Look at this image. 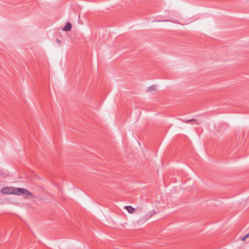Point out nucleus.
<instances>
[{
	"label": "nucleus",
	"mask_w": 249,
	"mask_h": 249,
	"mask_svg": "<svg viewBox=\"0 0 249 249\" xmlns=\"http://www.w3.org/2000/svg\"><path fill=\"white\" fill-rule=\"evenodd\" d=\"M184 122L186 123H189L190 122H194L195 123V124H199V122H198L197 120L196 119H194L187 120L184 121Z\"/></svg>",
	"instance_id": "nucleus-4"
},
{
	"label": "nucleus",
	"mask_w": 249,
	"mask_h": 249,
	"mask_svg": "<svg viewBox=\"0 0 249 249\" xmlns=\"http://www.w3.org/2000/svg\"><path fill=\"white\" fill-rule=\"evenodd\" d=\"M125 209L127 210V211L129 213H134L135 211L134 208H133L132 207H131V206H125Z\"/></svg>",
	"instance_id": "nucleus-3"
},
{
	"label": "nucleus",
	"mask_w": 249,
	"mask_h": 249,
	"mask_svg": "<svg viewBox=\"0 0 249 249\" xmlns=\"http://www.w3.org/2000/svg\"><path fill=\"white\" fill-rule=\"evenodd\" d=\"M57 42L58 43H60V40L58 39H57Z\"/></svg>",
	"instance_id": "nucleus-8"
},
{
	"label": "nucleus",
	"mask_w": 249,
	"mask_h": 249,
	"mask_svg": "<svg viewBox=\"0 0 249 249\" xmlns=\"http://www.w3.org/2000/svg\"><path fill=\"white\" fill-rule=\"evenodd\" d=\"M162 21H171L169 20H163Z\"/></svg>",
	"instance_id": "nucleus-9"
},
{
	"label": "nucleus",
	"mask_w": 249,
	"mask_h": 249,
	"mask_svg": "<svg viewBox=\"0 0 249 249\" xmlns=\"http://www.w3.org/2000/svg\"><path fill=\"white\" fill-rule=\"evenodd\" d=\"M249 232L246 235H245L244 236H243L241 240L243 241H244L246 240V239L247 238H249Z\"/></svg>",
	"instance_id": "nucleus-7"
},
{
	"label": "nucleus",
	"mask_w": 249,
	"mask_h": 249,
	"mask_svg": "<svg viewBox=\"0 0 249 249\" xmlns=\"http://www.w3.org/2000/svg\"><path fill=\"white\" fill-rule=\"evenodd\" d=\"M71 24L70 22H68L66 23L65 26L62 28V30L65 31H69L71 30Z\"/></svg>",
	"instance_id": "nucleus-2"
},
{
	"label": "nucleus",
	"mask_w": 249,
	"mask_h": 249,
	"mask_svg": "<svg viewBox=\"0 0 249 249\" xmlns=\"http://www.w3.org/2000/svg\"><path fill=\"white\" fill-rule=\"evenodd\" d=\"M156 86H152L150 87H149L147 89L148 91H150L152 90H154L156 89Z\"/></svg>",
	"instance_id": "nucleus-6"
},
{
	"label": "nucleus",
	"mask_w": 249,
	"mask_h": 249,
	"mask_svg": "<svg viewBox=\"0 0 249 249\" xmlns=\"http://www.w3.org/2000/svg\"><path fill=\"white\" fill-rule=\"evenodd\" d=\"M0 193L2 194H14L17 195L24 194L29 196H33L32 193L26 189L12 187H4L2 188L0 190Z\"/></svg>",
	"instance_id": "nucleus-1"
},
{
	"label": "nucleus",
	"mask_w": 249,
	"mask_h": 249,
	"mask_svg": "<svg viewBox=\"0 0 249 249\" xmlns=\"http://www.w3.org/2000/svg\"><path fill=\"white\" fill-rule=\"evenodd\" d=\"M156 213V212L154 211H152L148 213H147L146 215V217L149 218L151 217L154 214Z\"/></svg>",
	"instance_id": "nucleus-5"
}]
</instances>
